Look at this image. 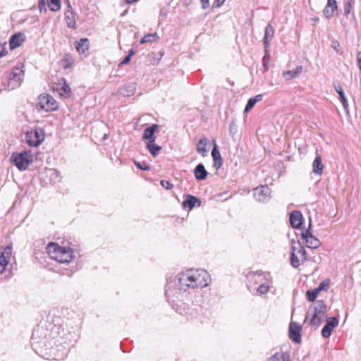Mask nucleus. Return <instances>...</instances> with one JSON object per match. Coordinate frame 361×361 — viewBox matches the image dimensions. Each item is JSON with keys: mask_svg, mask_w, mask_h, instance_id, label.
Returning <instances> with one entry per match:
<instances>
[{"mask_svg": "<svg viewBox=\"0 0 361 361\" xmlns=\"http://www.w3.org/2000/svg\"><path fill=\"white\" fill-rule=\"evenodd\" d=\"M211 282L209 274L202 269H188L178 273L166 285L165 295L169 302L185 298L197 289H202Z\"/></svg>", "mask_w": 361, "mask_h": 361, "instance_id": "nucleus-1", "label": "nucleus"}, {"mask_svg": "<svg viewBox=\"0 0 361 361\" xmlns=\"http://www.w3.org/2000/svg\"><path fill=\"white\" fill-rule=\"evenodd\" d=\"M53 333L51 330L37 326L32 332L31 337V345L33 350L42 357L46 359H51V354L47 350L54 349V340L52 339Z\"/></svg>", "mask_w": 361, "mask_h": 361, "instance_id": "nucleus-2", "label": "nucleus"}, {"mask_svg": "<svg viewBox=\"0 0 361 361\" xmlns=\"http://www.w3.org/2000/svg\"><path fill=\"white\" fill-rule=\"evenodd\" d=\"M46 250L51 259L62 264L71 263L75 257L74 251L71 247L60 246L55 243H49Z\"/></svg>", "mask_w": 361, "mask_h": 361, "instance_id": "nucleus-3", "label": "nucleus"}, {"mask_svg": "<svg viewBox=\"0 0 361 361\" xmlns=\"http://www.w3.org/2000/svg\"><path fill=\"white\" fill-rule=\"evenodd\" d=\"M51 331L53 333L52 339L54 345H63L68 344L72 341L75 329L71 321H66L59 326H55Z\"/></svg>", "mask_w": 361, "mask_h": 361, "instance_id": "nucleus-4", "label": "nucleus"}, {"mask_svg": "<svg viewBox=\"0 0 361 361\" xmlns=\"http://www.w3.org/2000/svg\"><path fill=\"white\" fill-rule=\"evenodd\" d=\"M327 307L323 300H317L310 305L306 315V319L310 318V324L318 327L326 317Z\"/></svg>", "mask_w": 361, "mask_h": 361, "instance_id": "nucleus-5", "label": "nucleus"}, {"mask_svg": "<svg viewBox=\"0 0 361 361\" xmlns=\"http://www.w3.org/2000/svg\"><path fill=\"white\" fill-rule=\"evenodd\" d=\"M250 278L255 284H259L256 288L258 295L262 296L269 293L273 283L271 274L267 272H255L250 275Z\"/></svg>", "mask_w": 361, "mask_h": 361, "instance_id": "nucleus-6", "label": "nucleus"}, {"mask_svg": "<svg viewBox=\"0 0 361 361\" xmlns=\"http://www.w3.org/2000/svg\"><path fill=\"white\" fill-rule=\"evenodd\" d=\"M11 163L20 171H25L32 162V157L30 151H22L13 152L11 157Z\"/></svg>", "mask_w": 361, "mask_h": 361, "instance_id": "nucleus-7", "label": "nucleus"}, {"mask_svg": "<svg viewBox=\"0 0 361 361\" xmlns=\"http://www.w3.org/2000/svg\"><path fill=\"white\" fill-rule=\"evenodd\" d=\"M307 258L306 251L300 242H292L290 263L294 268H298Z\"/></svg>", "mask_w": 361, "mask_h": 361, "instance_id": "nucleus-8", "label": "nucleus"}, {"mask_svg": "<svg viewBox=\"0 0 361 361\" xmlns=\"http://www.w3.org/2000/svg\"><path fill=\"white\" fill-rule=\"evenodd\" d=\"M23 64L19 63L13 67L8 75V86L9 88L13 90L18 87L24 77Z\"/></svg>", "mask_w": 361, "mask_h": 361, "instance_id": "nucleus-9", "label": "nucleus"}, {"mask_svg": "<svg viewBox=\"0 0 361 361\" xmlns=\"http://www.w3.org/2000/svg\"><path fill=\"white\" fill-rule=\"evenodd\" d=\"M298 231L300 232L302 239L305 243L307 247L317 249L320 246L319 240L312 234V227H294Z\"/></svg>", "mask_w": 361, "mask_h": 361, "instance_id": "nucleus-10", "label": "nucleus"}, {"mask_svg": "<svg viewBox=\"0 0 361 361\" xmlns=\"http://www.w3.org/2000/svg\"><path fill=\"white\" fill-rule=\"evenodd\" d=\"M39 102L37 104V109L38 110H43L44 111H55L58 109V103L49 94H41L39 96Z\"/></svg>", "mask_w": 361, "mask_h": 361, "instance_id": "nucleus-11", "label": "nucleus"}, {"mask_svg": "<svg viewBox=\"0 0 361 361\" xmlns=\"http://www.w3.org/2000/svg\"><path fill=\"white\" fill-rule=\"evenodd\" d=\"M26 142L31 147L39 146L44 140V131L42 128H35L25 134Z\"/></svg>", "mask_w": 361, "mask_h": 361, "instance_id": "nucleus-12", "label": "nucleus"}, {"mask_svg": "<svg viewBox=\"0 0 361 361\" xmlns=\"http://www.w3.org/2000/svg\"><path fill=\"white\" fill-rule=\"evenodd\" d=\"M184 298H185L176 299L175 302L169 303L172 305L173 308L176 310V312L180 315L185 316L188 319H189L192 316L193 310L183 302Z\"/></svg>", "mask_w": 361, "mask_h": 361, "instance_id": "nucleus-13", "label": "nucleus"}, {"mask_svg": "<svg viewBox=\"0 0 361 361\" xmlns=\"http://www.w3.org/2000/svg\"><path fill=\"white\" fill-rule=\"evenodd\" d=\"M253 196L255 200L266 202L271 197V190L267 185H260L254 188Z\"/></svg>", "mask_w": 361, "mask_h": 361, "instance_id": "nucleus-14", "label": "nucleus"}, {"mask_svg": "<svg viewBox=\"0 0 361 361\" xmlns=\"http://www.w3.org/2000/svg\"><path fill=\"white\" fill-rule=\"evenodd\" d=\"M159 126L157 124H152L150 126L144 129L142 140L145 143L147 142H155L157 136L155 133L158 131Z\"/></svg>", "mask_w": 361, "mask_h": 361, "instance_id": "nucleus-15", "label": "nucleus"}, {"mask_svg": "<svg viewBox=\"0 0 361 361\" xmlns=\"http://www.w3.org/2000/svg\"><path fill=\"white\" fill-rule=\"evenodd\" d=\"M338 325V319L336 317H330L326 320V325L322 330V335L324 338H329L334 331V329Z\"/></svg>", "mask_w": 361, "mask_h": 361, "instance_id": "nucleus-16", "label": "nucleus"}, {"mask_svg": "<svg viewBox=\"0 0 361 361\" xmlns=\"http://www.w3.org/2000/svg\"><path fill=\"white\" fill-rule=\"evenodd\" d=\"M300 332L301 326L296 322H290L289 326V336L293 341L297 343H300L301 342Z\"/></svg>", "mask_w": 361, "mask_h": 361, "instance_id": "nucleus-17", "label": "nucleus"}, {"mask_svg": "<svg viewBox=\"0 0 361 361\" xmlns=\"http://www.w3.org/2000/svg\"><path fill=\"white\" fill-rule=\"evenodd\" d=\"M196 204H197V206H200L201 201L200 199L193 195H187L185 200L182 202V207L184 209L190 211L195 207Z\"/></svg>", "mask_w": 361, "mask_h": 361, "instance_id": "nucleus-18", "label": "nucleus"}, {"mask_svg": "<svg viewBox=\"0 0 361 361\" xmlns=\"http://www.w3.org/2000/svg\"><path fill=\"white\" fill-rule=\"evenodd\" d=\"M25 40L24 34L22 32H17L11 35L9 39V46L11 50H13L20 47Z\"/></svg>", "mask_w": 361, "mask_h": 361, "instance_id": "nucleus-19", "label": "nucleus"}, {"mask_svg": "<svg viewBox=\"0 0 361 361\" xmlns=\"http://www.w3.org/2000/svg\"><path fill=\"white\" fill-rule=\"evenodd\" d=\"M305 219L302 213L298 210H294L289 215L290 226H303Z\"/></svg>", "mask_w": 361, "mask_h": 361, "instance_id": "nucleus-20", "label": "nucleus"}, {"mask_svg": "<svg viewBox=\"0 0 361 361\" xmlns=\"http://www.w3.org/2000/svg\"><path fill=\"white\" fill-rule=\"evenodd\" d=\"M337 8L338 6L336 0H327V4L323 10L324 15L327 19H330Z\"/></svg>", "mask_w": 361, "mask_h": 361, "instance_id": "nucleus-21", "label": "nucleus"}, {"mask_svg": "<svg viewBox=\"0 0 361 361\" xmlns=\"http://www.w3.org/2000/svg\"><path fill=\"white\" fill-rule=\"evenodd\" d=\"M274 28L271 24H268L264 30V35L263 37V44L264 47H269L270 42L274 35Z\"/></svg>", "mask_w": 361, "mask_h": 361, "instance_id": "nucleus-22", "label": "nucleus"}, {"mask_svg": "<svg viewBox=\"0 0 361 361\" xmlns=\"http://www.w3.org/2000/svg\"><path fill=\"white\" fill-rule=\"evenodd\" d=\"M195 177L197 180H203L207 178L208 173L202 164H198L194 169Z\"/></svg>", "mask_w": 361, "mask_h": 361, "instance_id": "nucleus-23", "label": "nucleus"}, {"mask_svg": "<svg viewBox=\"0 0 361 361\" xmlns=\"http://www.w3.org/2000/svg\"><path fill=\"white\" fill-rule=\"evenodd\" d=\"M209 144V140L203 137H202L197 145V151L199 154H200L202 157H206L208 154V149H207V146Z\"/></svg>", "mask_w": 361, "mask_h": 361, "instance_id": "nucleus-24", "label": "nucleus"}, {"mask_svg": "<svg viewBox=\"0 0 361 361\" xmlns=\"http://www.w3.org/2000/svg\"><path fill=\"white\" fill-rule=\"evenodd\" d=\"M65 18L67 21V26L70 28L75 29L76 23L75 20V13L72 11L71 5H68V10L65 13Z\"/></svg>", "mask_w": 361, "mask_h": 361, "instance_id": "nucleus-25", "label": "nucleus"}, {"mask_svg": "<svg viewBox=\"0 0 361 361\" xmlns=\"http://www.w3.org/2000/svg\"><path fill=\"white\" fill-rule=\"evenodd\" d=\"M303 70L302 66H298L294 71H286L283 73V77L286 80H290L298 77Z\"/></svg>", "mask_w": 361, "mask_h": 361, "instance_id": "nucleus-26", "label": "nucleus"}, {"mask_svg": "<svg viewBox=\"0 0 361 361\" xmlns=\"http://www.w3.org/2000/svg\"><path fill=\"white\" fill-rule=\"evenodd\" d=\"M75 49L80 54H84L89 49V39L81 38L75 42Z\"/></svg>", "mask_w": 361, "mask_h": 361, "instance_id": "nucleus-27", "label": "nucleus"}, {"mask_svg": "<svg viewBox=\"0 0 361 361\" xmlns=\"http://www.w3.org/2000/svg\"><path fill=\"white\" fill-rule=\"evenodd\" d=\"M289 355L285 352H277L270 356L267 361H289Z\"/></svg>", "mask_w": 361, "mask_h": 361, "instance_id": "nucleus-28", "label": "nucleus"}, {"mask_svg": "<svg viewBox=\"0 0 361 361\" xmlns=\"http://www.w3.org/2000/svg\"><path fill=\"white\" fill-rule=\"evenodd\" d=\"M146 148L154 157H157L161 150V147L155 144V142H147Z\"/></svg>", "mask_w": 361, "mask_h": 361, "instance_id": "nucleus-29", "label": "nucleus"}, {"mask_svg": "<svg viewBox=\"0 0 361 361\" xmlns=\"http://www.w3.org/2000/svg\"><path fill=\"white\" fill-rule=\"evenodd\" d=\"M212 157L214 161V166L217 169L220 168L222 165L221 157L220 152L217 149L216 145H215L214 148L212 150Z\"/></svg>", "mask_w": 361, "mask_h": 361, "instance_id": "nucleus-30", "label": "nucleus"}, {"mask_svg": "<svg viewBox=\"0 0 361 361\" xmlns=\"http://www.w3.org/2000/svg\"><path fill=\"white\" fill-rule=\"evenodd\" d=\"M312 167L314 173L319 175L322 173L324 165L322 164V158L319 155L316 156L312 164Z\"/></svg>", "mask_w": 361, "mask_h": 361, "instance_id": "nucleus-31", "label": "nucleus"}, {"mask_svg": "<svg viewBox=\"0 0 361 361\" xmlns=\"http://www.w3.org/2000/svg\"><path fill=\"white\" fill-rule=\"evenodd\" d=\"M334 88L336 92L338 94L340 100L343 104V106L345 108L348 106V101L345 96V93L343 92V87L340 84H337L334 85Z\"/></svg>", "mask_w": 361, "mask_h": 361, "instance_id": "nucleus-32", "label": "nucleus"}, {"mask_svg": "<svg viewBox=\"0 0 361 361\" xmlns=\"http://www.w3.org/2000/svg\"><path fill=\"white\" fill-rule=\"evenodd\" d=\"M47 4L51 11H58L61 8L60 0H47Z\"/></svg>", "mask_w": 361, "mask_h": 361, "instance_id": "nucleus-33", "label": "nucleus"}, {"mask_svg": "<svg viewBox=\"0 0 361 361\" xmlns=\"http://www.w3.org/2000/svg\"><path fill=\"white\" fill-rule=\"evenodd\" d=\"M159 38L156 32L153 34L145 35L140 41V44H145L146 42H154Z\"/></svg>", "mask_w": 361, "mask_h": 361, "instance_id": "nucleus-34", "label": "nucleus"}, {"mask_svg": "<svg viewBox=\"0 0 361 361\" xmlns=\"http://www.w3.org/2000/svg\"><path fill=\"white\" fill-rule=\"evenodd\" d=\"M319 293L318 292V290L314 288L312 290H307L306 293V295L309 301L314 302L317 297L318 296Z\"/></svg>", "mask_w": 361, "mask_h": 361, "instance_id": "nucleus-35", "label": "nucleus"}, {"mask_svg": "<svg viewBox=\"0 0 361 361\" xmlns=\"http://www.w3.org/2000/svg\"><path fill=\"white\" fill-rule=\"evenodd\" d=\"M269 47H264V55L263 56V66L266 70L269 69V66L267 65L268 61L270 60V54H269Z\"/></svg>", "mask_w": 361, "mask_h": 361, "instance_id": "nucleus-36", "label": "nucleus"}, {"mask_svg": "<svg viewBox=\"0 0 361 361\" xmlns=\"http://www.w3.org/2000/svg\"><path fill=\"white\" fill-rule=\"evenodd\" d=\"M8 261L6 259L4 255H0V274H2L7 266Z\"/></svg>", "mask_w": 361, "mask_h": 361, "instance_id": "nucleus-37", "label": "nucleus"}, {"mask_svg": "<svg viewBox=\"0 0 361 361\" xmlns=\"http://www.w3.org/2000/svg\"><path fill=\"white\" fill-rule=\"evenodd\" d=\"M329 287V280H324L322 281L317 288H316L317 290H318V292H321L322 290H327V289Z\"/></svg>", "mask_w": 361, "mask_h": 361, "instance_id": "nucleus-38", "label": "nucleus"}, {"mask_svg": "<svg viewBox=\"0 0 361 361\" xmlns=\"http://www.w3.org/2000/svg\"><path fill=\"white\" fill-rule=\"evenodd\" d=\"M352 5H353V0H350L348 2H345L344 4V14H345V16H348L350 14V13L351 11V8H352Z\"/></svg>", "mask_w": 361, "mask_h": 361, "instance_id": "nucleus-39", "label": "nucleus"}, {"mask_svg": "<svg viewBox=\"0 0 361 361\" xmlns=\"http://www.w3.org/2000/svg\"><path fill=\"white\" fill-rule=\"evenodd\" d=\"M255 104V101L254 100V99L250 98L247 102L245 107L244 113L249 112L253 108Z\"/></svg>", "mask_w": 361, "mask_h": 361, "instance_id": "nucleus-40", "label": "nucleus"}, {"mask_svg": "<svg viewBox=\"0 0 361 361\" xmlns=\"http://www.w3.org/2000/svg\"><path fill=\"white\" fill-rule=\"evenodd\" d=\"M134 164L135 165L140 169L142 170V171H148L149 170L150 167L149 165H147V164L145 163H140V162H138V161H134Z\"/></svg>", "mask_w": 361, "mask_h": 361, "instance_id": "nucleus-41", "label": "nucleus"}, {"mask_svg": "<svg viewBox=\"0 0 361 361\" xmlns=\"http://www.w3.org/2000/svg\"><path fill=\"white\" fill-rule=\"evenodd\" d=\"M160 185L166 190H171L173 188V185L166 180H161Z\"/></svg>", "mask_w": 361, "mask_h": 361, "instance_id": "nucleus-42", "label": "nucleus"}, {"mask_svg": "<svg viewBox=\"0 0 361 361\" xmlns=\"http://www.w3.org/2000/svg\"><path fill=\"white\" fill-rule=\"evenodd\" d=\"M229 132L230 134L232 135V136H234L235 133H237V125L234 121L231 122L229 125Z\"/></svg>", "mask_w": 361, "mask_h": 361, "instance_id": "nucleus-43", "label": "nucleus"}, {"mask_svg": "<svg viewBox=\"0 0 361 361\" xmlns=\"http://www.w3.org/2000/svg\"><path fill=\"white\" fill-rule=\"evenodd\" d=\"M12 252V247L11 246H7L4 252L1 253V255H4L6 257V259L8 260V259L11 257Z\"/></svg>", "mask_w": 361, "mask_h": 361, "instance_id": "nucleus-44", "label": "nucleus"}, {"mask_svg": "<svg viewBox=\"0 0 361 361\" xmlns=\"http://www.w3.org/2000/svg\"><path fill=\"white\" fill-rule=\"evenodd\" d=\"M61 90L63 91L66 94L71 93V87H69L68 84L66 83V82H64L62 84V85L61 87Z\"/></svg>", "mask_w": 361, "mask_h": 361, "instance_id": "nucleus-45", "label": "nucleus"}, {"mask_svg": "<svg viewBox=\"0 0 361 361\" xmlns=\"http://www.w3.org/2000/svg\"><path fill=\"white\" fill-rule=\"evenodd\" d=\"M38 8L40 12H42L43 11L44 12L47 11L45 0H39Z\"/></svg>", "mask_w": 361, "mask_h": 361, "instance_id": "nucleus-46", "label": "nucleus"}, {"mask_svg": "<svg viewBox=\"0 0 361 361\" xmlns=\"http://www.w3.org/2000/svg\"><path fill=\"white\" fill-rule=\"evenodd\" d=\"M202 9H207L209 6V0H200Z\"/></svg>", "mask_w": 361, "mask_h": 361, "instance_id": "nucleus-47", "label": "nucleus"}, {"mask_svg": "<svg viewBox=\"0 0 361 361\" xmlns=\"http://www.w3.org/2000/svg\"><path fill=\"white\" fill-rule=\"evenodd\" d=\"M130 59H131V58L130 57V56H128V55H127V56H126L123 59V61L119 63V66H123V65H126V64L130 62Z\"/></svg>", "mask_w": 361, "mask_h": 361, "instance_id": "nucleus-48", "label": "nucleus"}, {"mask_svg": "<svg viewBox=\"0 0 361 361\" xmlns=\"http://www.w3.org/2000/svg\"><path fill=\"white\" fill-rule=\"evenodd\" d=\"M49 173L51 177H54L55 178H59V175H58V173L56 171L50 169L49 171Z\"/></svg>", "mask_w": 361, "mask_h": 361, "instance_id": "nucleus-49", "label": "nucleus"}, {"mask_svg": "<svg viewBox=\"0 0 361 361\" xmlns=\"http://www.w3.org/2000/svg\"><path fill=\"white\" fill-rule=\"evenodd\" d=\"M128 87L130 89V92L131 94H133L135 91V83H130L128 85Z\"/></svg>", "mask_w": 361, "mask_h": 361, "instance_id": "nucleus-50", "label": "nucleus"}, {"mask_svg": "<svg viewBox=\"0 0 361 361\" xmlns=\"http://www.w3.org/2000/svg\"><path fill=\"white\" fill-rule=\"evenodd\" d=\"M262 97H263V95L260 94L256 95L254 97H251V99H254V100L255 101V104H256L257 102L261 101L262 99Z\"/></svg>", "mask_w": 361, "mask_h": 361, "instance_id": "nucleus-51", "label": "nucleus"}, {"mask_svg": "<svg viewBox=\"0 0 361 361\" xmlns=\"http://www.w3.org/2000/svg\"><path fill=\"white\" fill-rule=\"evenodd\" d=\"M226 0H215L216 7L219 8L221 6Z\"/></svg>", "mask_w": 361, "mask_h": 361, "instance_id": "nucleus-52", "label": "nucleus"}, {"mask_svg": "<svg viewBox=\"0 0 361 361\" xmlns=\"http://www.w3.org/2000/svg\"><path fill=\"white\" fill-rule=\"evenodd\" d=\"M8 54V51H6V48H3L2 50L0 51V59L6 56Z\"/></svg>", "mask_w": 361, "mask_h": 361, "instance_id": "nucleus-53", "label": "nucleus"}, {"mask_svg": "<svg viewBox=\"0 0 361 361\" xmlns=\"http://www.w3.org/2000/svg\"><path fill=\"white\" fill-rule=\"evenodd\" d=\"M74 273V270L73 269H67V272L66 273H63V274L65 275H67L68 276L71 277Z\"/></svg>", "mask_w": 361, "mask_h": 361, "instance_id": "nucleus-54", "label": "nucleus"}, {"mask_svg": "<svg viewBox=\"0 0 361 361\" xmlns=\"http://www.w3.org/2000/svg\"><path fill=\"white\" fill-rule=\"evenodd\" d=\"M135 51L134 49H130L128 56H130V57L131 58L132 56L135 54Z\"/></svg>", "mask_w": 361, "mask_h": 361, "instance_id": "nucleus-55", "label": "nucleus"}, {"mask_svg": "<svg viewBox=\"0 0 361 361\" xmlns=\"http://www.w3.org/2000/svg\"><path fill=\"white\" fill-rule=\"evenodd\" d=\"M126 13H127V10H126V11H125L121 14V16H124L126 15Z\"/></svg>", "mask_w": 361, "mask_h": 361, "instance_id": "nucleus-56", "label": "nucleus"}, {"mask_svg": "<svg viewBox=\"0 0 361 361\" xmlns=\"http://www.w3.org/2000/svg\"><path fill=\"white\" fill-rule=\"evenodd\" d=\"M308 226H312V224H311V219H310V221H309V225H308Z\"/></svg>", "mask_w": 361, "mask_h": 361, "instance_id": "nucleus-57", "label": "nucleus"}, {"mask_svg": "<svg viewBox=\"0 0 361 361\" xmlns=\"http://www.w3.org/2000/svg\"><path fill=\"white\" fill-rule=\"evenodd\" d=\"M17 203H18V201H16V202L14 203L13 206H14V207H16V204H17Z\"/></svg>", "mask_w": 361, "mask_h": 361, "instance_id": "nucleus-58", "label": "nucleus"}]
</instances>
